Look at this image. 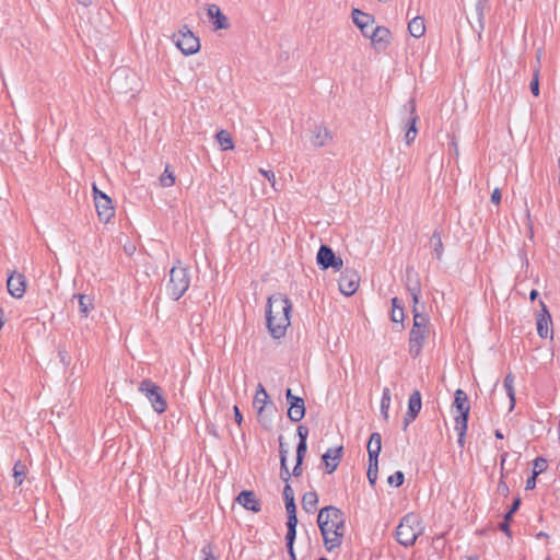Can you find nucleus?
<instances>
[{
    "mask_svg": "<svg viewBox=\"0 0 560 560\" xmlns=\"http://www.w3.org/2000/svg\"><path fill=\"white\" fill-rule=\"evenodd\" d=\"M520 504H521V499L520 498H516L514 500V502L512 503L510 510L506 512L505 514V518L506 520H511L512 518V515L518 510L520 508Z\"/></svg>",
    "mask_w": 560,
    "mask_h": 560,
    "instance_id": "obj_47",
    "label": "nucleus"
},
{
    "mask_svg": "<svg viewBox=\"0 0 560 560\" xmlns=\"http://www.w3.org/2000/svg\"><path fill=\"white\" fill-rule=\"evenodd\" d=\"M173 42L186 56L196 54L200 48L199 38L187 26L173 35Z\"/></svg>",
    "mask_w": 560,
    "mask_h": 560,
    "instance_id": "obj_6",
    "label": "nucleus"
},
{
    "mask_svg": "<svg viewBox=\"0 0 560 560\" xmlns=\"http://www.w3.org/2000/svg\"><path fill=\"white\" fill-rule=\"evenodd\" d=\"M77 2L84 8H89L94 3V0H77Z\"/></svg>",
    "mask_w": 560,
    "mask_h": 560,
    "instance_id": "obj_62",
    "label": "nucleus"
},
{
    "mask_svg": "<svg viewBox=\"0 0 560 560\" xmlns=\"http://www.w3.org/2000/svg\"><path fill=\"white\" fill-rule=\"evenodd\" d=\"M73 299L78 300L79 310L83 317H88L90 312L93 310L92 298L84 294H74Z\"/></svg>",
    "mask_w": 560,
    "mask_h": 560,
    "instance_id": "obj_27",
    "label": "nucleus"
},
{
    "mask_svg": "<svg viewBox=\"0 0 560 560\" xmlns=\"http://www.w3.org/2000/svg\"><path fill=\"white\" fill-rule=\"evenodd\" d=\"M290 471L288 469V466H287V462H284V458H282L281 460V470H280V477L283 481L288 482L289 479H290Z\"/></svg>",
    "mask_w": 560,
    "mask_h": 560,
    "instance_id": "obj_45",
    "label": "nucleus"
},
{
    "mask_svg": "<svg viewBox=\"0 0 560 560\" xmlns=\"http://www.w3.org/2000/svg\"><path fill=\"white\" fill-rule=\"evenodd\" d=\"M430 246L435 255L436 259H441L443 256V242L439 231H434L430 238Z\"/></svg>",
    "mask_w": 560,
    "mask_h": 560,
    "instance_id": "obj_29",
    "label": "nucleus"
},
{
    "mask_svg": "<svg viewBox=\"0 0 560 560\" xmlns=\"http://www.w3.org/2000/svg\"><path fill=\"white\" fill-rule=\"evenodd\" d=\"M421 395L418 390H415L408 401V411L407 415L410 417L411 420H415L418 416V413L421 410Z\"/></svg>",
    "mask_w": 560,
    "mask_h": 560,
    "instance_id": "obj_23",
    "label": "nucleus"
},
{
    "mask_svg": "<svg viewBox=\"0 0 560 560\" xmlns=\"http://www.w3.org/2000/svg\"><path fill=\"white\" fill-rule=\"evenodd\" d=\"M14 481L18 486L22 485L26 476V466L21 460L16 462L13 467Z\"/></svg>",
    "mask_w": 560,
    "mask_h": 560,
    "instance_id": "obj_35",
    "label": "nucleus"
},
{
    "mask_svg": "<svg viewBox=\"0 0 560 560\" xmlns=\"http://www.w3.org/2000/svg\"><path fill=\"white\" fill-rule=\"evenodd\" d=\"M264 177H266V179L270 183L271 187L275 189V191H278V187H277V180H276V175L272 171H266L264 168H259L258 171Z\"/></svg>",
    "mask_w": 560,
    "mask_h": 560,
    "instance_id": "obj_41",
    "label": "nucleus"
},
{
    "mask_svg": "<svg viewBox=\"0 0 560 560\" xmlns=\"http://www.w3.org/2000/svg\"><path fill=\"white\" fill-rule=\"evenodd\" d=\"M160 183L163 187H171L174 185L175 175L168 170V166L165 167L163 174L161 175Z\"/></svg>",
    "mask_w": 560,
    "mask_h": 560,
    "instance_id": "obj_38",
    "label": "nucleus"
},
{
    "mask_svg": "<svg viewBox=\"0 0 560 560\" xmlns=\"http://www.w3.org/2000/svg\"><path fill=\"white\" fill-rule=\"evenodd\" d=\"M283 498L285 502L294 501V492L290 485H285L283 489Z\"/></svg>",
    "mask_w": 560,
    "mask_h": 560,
    "instance_id": "obj_48",
    "label": "nucleus"
},
{
    "mask_svg": "<svg viewBox=\"0 0 560 560\" xmlns=\"http://www.w3.org/2000/svg\"><path fill=\"white\" fill-rule=\"evenodd\" d=\"M404 479H405V476L401 471H396L395 474L390 475L387 479V482L390 485V486H394V487H399L402 485L404 482Z\"/></svg>",
    "mask_w": 560,
    "mask_h": 560,
    "instance_id": "obj_39",
    "label": "nucleus"
},
{
    "mask_svg": "<svg viewBox=\"0 0 560 560\" xmlns=\"http://www.w3.org/2000/svg\"><path fill=\"white\" fill-rule=\"evenodd\" d=\"M546 468H547V460L545 458L537 457L534 460V471H533V474H535V476H538L539 474L545 471Z\"/></svg>",
    "mask_w": 560,
    "mask_h": 560,
    "instance_id": "obj_40",
    "label": "nucleus"
},
{
    "mask_svg": "<svg viewBox=\"0 0 560 560\" xmlns=\"http://www.w3.org/2000/svg\"><path fill=\"white\" fill-rule=\"evenodd\" d=\"M409 34L416 38H420L424 35L425 25L424 21L420 16L413 18L408 24Z\"/></svg>",
    "mask_w": 560,
    "mask_h": 560,
    "instance_id": "obj_25",
    "label": "nucleus"
},
{
    "mask_svg": "<svg viewBox=\"0 0 560 560\" xmlns=\"http://www.w3.org/2000/svg\"><path fill=\"white\" fill-rule=\"evenodd\" d=\"M352 21L359 28H372L374 26V18L359 9L352 10Z\"/></svg>",
    "mask_w": 560,
    "mask_h": 560,
    "instance_id": "obj_22",
    "label": "nucleus"
},
{
    "mask_svg": "<svg viewBox=\"0 0 560 560\" xmlns=\"http://www.w3.org/2000/svg\"><path fill=\"white\" fill-rule=\"evenodd\" d=\"M392 34L384 26H373L371 28L370 39L375 50H384L390 43Z\"/></svg>",
    "mask_w": 560,
    "mask_h": 560,
    "instance_id": "obj_12",
    "label": "nucleus"
},
{
    "mask_svg": "<svg viewBox=\"0 0 560 560\" xmlns=\"http://www.w3.org/2000/svg\"><path fill=\"white\" fill-rule=\"evenodd\" d=\"M316 261L322 269L334 268L335 270H340L343 266L342 259L336 256L334 250L327 245L319 247Z\"/></svg>",
    "mask_w": 560,
    "mask_h": 560,
    "instance_id": "obj_9",
    "label": "nucleus"
},
{
    "mask_svg": "<svg viewBox=\"0 0 560 560\" xmlns=\"http://www.w3.org/2000/svg\"><path fill=\"white\" fill-rule=\"evenodd\" d=\"M366 448L369 460H378V455L382 451V436L380 433L374 432L371 434Z\"/></svg>",
    "mask_w": 560,
    "mask_h": 560,
    "instance_id": "obj_21",
    "label": "nucleus"
},
{
    "mask_svg": "<svg viewBox=\"0 0 560 560\" xmlns=\"http://www.w3.org/2000/svg\"><path fill=\"white\" fill-rule=\"evenodd\" d=\"M126 72H127L126 70H121V71H117V72H115V74H114V75H113V78H112V81H114V82H115L116 80H118V79H119L122 74H125Z\"/></svg>",
    "mask_w": 560,
    "mask_h": 560,
    "instance_id": "obj_64",
    "label": "nucleus"
},
{
    "mask_svg": "<svg viewBox=\"0 0 560 560\" xmlns=\"http://www.w3.org/2000/svg\"><path fill=\"white\" fill-rule=\"evenodd\" d=\"M360 284V276L357 270L346 268L339 279V290L342 294L350 296L354 294Z\"/></svg>",
    "mask_w": 560,
    "mask_h": 560,
    "instance_id": "obj_10",
    "label": "nucleus"
},
{
    "mask_svg": "<svg viewBox=\"0 0 560 560\" xmlns=\"http://www.w3.org/2000/svg\"><path fill=\"white\" fill-rule=\"evenodd\" d=\"M427 334V329L411 328L409 337V353L411 357L417 358L420 354Z\"/></svg>",
    "mask_w": 560,
    "mask_h": 560,
    "instance_id": "obj_15",
    "label": "nucleus"
},
{
    "mask_svg": "<svg viewBox=\"0 0 560 560\" xmlns=\"http://www.w3.org/2000/svg\"><path fill=\"white\" fill-rule=\"evenodd\" d=\"M292 474H293L294 476H296V477H298V476H300V475L302 474V462H299V459H296V464H295V466H294V468H293Z\"/></svg>",
    "mask_w": 560,
    "mask_h": 560,
    "instance_id": "obj_59",
    "label": "nucleus"
},
{
    "mask_svg": "<svg viewBox=\"0 0 560 560\" xmlns=\"http://www.w3.org/2000/svg\"><path fill=\"white\" fill-rule=\"evenodd\" d=\"M287 514H296L295 501L285 502Z\"/></svg>",
    "mask_w": 560,
    "mask_h": 560,
    "instance_id": "obj_53",
    "label": "nucleus"
},
{
    "mask_svg": "<svg viewBox=\"0 0 560 560\" xmlns=\"http://www.w3.org/2000/svg\"><path fill=\"white\" fill-rule=\"evenodd\" d=\"M296 525H298L296 514L288 515L287 527H296Z\"/></svg>",
    "mask_w": 560,
    "mask_h": 560,
    "instance_id": "obj_55",
    "label": "nucleus"
},
{
    "mask_svg": "<svg viewBox=\"0 0 560 560\" xmlns=\"http://www.w3.org/2000/svg\"><path fill=\"white\" fill-rule=\"evenodd\" d=\"M217 140L222 150H232L234 148L231 135L226 130H221L217 133Z\"/></svg>",
    "mask_w": 560,
    "mask_h": 560,
    "instance_id": "obj_33",
    "label": "nucleus"
},
{
    "mask_svg": "<svg viewBox=\"0 0 560 560\" xmlns=\"http://www.w3.org/2000/svg\"><path fill=\"white\" fill-rule=\"evenodd\" d=\"M139 392L145 396L150 401L151 407L158 413H163L167 408V402L163 396L162 388L153 383L151 380L145 378L139 385Z\"/></svg>",
    "mask_w": 560,
    "mask_h": 560,
    "instance_id": "obj_5",
    "label": "nucleus"
},
{
    "mask_svg": "<svg viewBox=\"0 0 560 560\" xmlns=\"http://www.w3.org/2000/svg\"><path fill=\"white\" fill-rule=\"evenodd\" d=\"M59 355L63 364H69V357L65 350H60Z\"/></svg>",
    "mask_w": 560,
    "mask_h": 560,
    "instance_id": "obj_60",
    "label": "nucleus"
},
{
    "mask_svg": "<svg viewBox=\"0 0 560 560\" xmlns=\"http://www.w3.org/2000/svg\"><path fill=\"white\" fill-rule=\"evenodd\" d=\"M412 313H413V325H412V328H417V329H427V325H428V316L423 313H420L418 311V308L416 307H412Z\"/></svg>",
    "mask_w": 560,
    "mask_h": 560,
    "instance_id": "obj_34",
    "label": "nucleus"
},
{
    "mask_svg": "<svg viewBox=\"0 0 560 560\" xmlns=\"http://www.w3.org/2000/svg\"><path fill=\"white\" fill-rule=\"evenodd\" d=\"M233 411H234V418H235L236 423L238 425H241L242 421H243V416L241 413L240 408L237 406H234Z\"/></svg>",
    "mask_w": 560,
    "mask_h": 560,
    "instance_id": "obj_56",
    "label": "nucleus"
},
{
    "mask_svg": "<svg viewBox=\"0 0 560 560\" xmlns=\"http://www.w3.org/2000/svg\"><path fill=\"white\" fill-rule=\"evenodd\" d=\"M287 549H288V553L290 556V559L291 560H296V556H295V552H294V547L293 545L291 546H287Z\"/></svg>",
    "mask_w": 560,
    "mask_h": 560,
    "instance_id": "obj_61",
    "label": "nucleus"
},
{
    "mask_svg": "<svg viewBox=\"0 0 560 560\" xmlns=\"http://www.w3.org/2000/svg\"><path fill=\"white\" fill-rule=\"evenodd\" d=\"M422 527L420 526V520L416 514L405 515L396 529L397 541L405 546H412L418 536L421 535Z\"/></svg>",
    "mask_w": 560,
    "mask_h": 560,
    "instance_id": "obj_4",
    "label": "nucleus"
},
{
    "mask_svg": "<svg viewBox=\"0 0 560 560\" xmlns=\"http://www.w3.org/2000/svg\"><path fill=\"white\" fill-rule=\"evenodd\" d=\"M287 450L283 448V444L280 442V462L282 458H284V462H287Z\"/></svg>",
    "mask_w": 560,
    "mask_h": 560,
    "instance_id": "obj_63",
    "label": "nucleus"
},
{
    "mask_svg": "<svg viewBox=\"0 0 560 560\" xmlns=\"http://www.w3.org/2000/svg\"><path fill=\"white\" fill-rule=\"evenodd\" d=\"M291 310L290 300L282 293H276L268 299L267 328L275 339L285 335L287 328L290 326Z\"/></svg>",
    "mask_w": 560,
    "mask_h": 560,
    "instance_id": "obj_2",
    "label": "nucleus"
},
{
    "mask_svg": "<svg viewBox=\"0 0 560 560\" xmlns=\"http://www.w3.org/2000/svg\"><path fill=\"white\" fill-rule=\"evenodd\" d=\"M236 501L246 510L253 511V512H259L261 506L260 502L257 499L256 494L253 491L244 490L242 491L237 498Z\"/></svg>",
    "mask_w": 560,
    "mask_h": 560,
    "instance_id": "obj_18",
    "label": "nucleus"
},
{
    "mask_svg": "<svg viewBox=\"0 0 560 560\" xmlns=\"http://www.w3.org/2000/svg\"><path fill=\"white\" fill-rule=\"evenodd\" d=\"M318 503L317 493L314 491L306 492L302 498V508L307 513H313Z\"/></svg>",
    "mask_w": 560,
    "mask_h": 560,
    "instance_id": "obj_28",
    "label": "nucleus"
},
{
    "mask_svg": "<svg viewBox=\"0 0 560 560\" xmlns=\"http://www.w3.org/2000/svg\"><path fill=\"white\" fill-rule=\"evenodd\" d=\"M8 292L16 299H21L26 290V278L24 275L13 271L7 281Z\"/></svg>",
    "mask_w": 560,
    "mask_h": 560,
    "instance_id": "obj_13",
    "label": "nucleus"
},
{
    "mask_svg": "<svg viewBox=\"0 0 560 560\" xmlns=\"http://www.w3.org/2000/svg\"><path fill=\"white\" fill-rule=\"evenodd\" d=\"M409 293H410L412 302H413L412 307L418 308V304H419L420 296H421V289L417 290V291H410Z\"/></svg>",
    "mask_w": 560,
    "mask_h": 560,
    "instance_id": "obj_51",
    "label": "nucleus"
},
{
    "mask_svg": "<svg viewBox=\"0 0 560 560\" xmlns=\"http://www.w3.org/2000/svg\"><path fill=\"white\" fill-rule=\"evenodd\" d=\"M298 435L300 439L299 442L306 443L307 435H308V429L305 425H299L298 427Z\"/></svg>",
    "mask_w": 560,
    "mask_h": 560,
    "instance_id": "obj_49",
    "label": "nucleus"
},
{
    "mask_svg": "<svg viewBox=\"0 0 560 560\" xmlns=\"http://www.w3.org/2000/svg\"><path fill=\"white\" fill-rule=\"evenodd\" d=\"M404 110L409 113V117L407 118L406 124H405L406 132H405L404 139H405L406 144L410 145L415 141V139L418 135V129H417L416 125L419 119L418 115L416 114V103H415L413 98H410L404 105Z\"/></svg>",
    "mask_w": 560,
    "mask_h": 560,
    "instance_id": "obj_8",
    "label": "nucleus"
},
{
    "mask_svg": "<svg viewBox=\"0 0 560 560\" xmlns=\"http://www.w3.org/2000/svg\"><path fill=\"white\" fill-rule=\"evenodd\" d=\"M392 305H393V310H392V314H390V318L394 323H402L404 320V307L400 303V301L398 300V298H393L392 299Z\"/></svg>",
    "mask_w": 560,
    "mask_h": 560,
    "instance_id": "obj_31",
    "label": "nucleus"
},
{
    "mask_svg": "<svg viewBox=\"0 0 560 560\" xmlns=\"http://www.w3.org/2000/svg\"><path fill=\"white\" fill-rule=\"evenodd\" d=\"M295 537H296V527H288V532H287V536H285L287 546L294 545Z\"/></svg>",
    "mask_w": 560,
    "mask_h": 560,
    "instance_id": "obj_44",
    "label": "nucleus"
},
{
    "mask_svg": "<svg viewBox=\"0 0 560 560\" xmlns=\"http://www.w3.org/2000/svg\"><path fill=\"white\" fill-rule=\"evenodd\" d=\"M530 91L535 96L539 95L538 71L535 72V77L530 82Z\"/></svg>",
    "mask_w": 560,
    "mask_h": 560,
    "instance_id": "obj_50",
    "label": "nucleus"
},
{
    "mask_svg": "<svg viewBox=\"0 0 560 560\" xmlns=\"http://www.w3.org/2000/svg\"><path fill=\"white\" fill-rule=\"evenodd\" d=\"M498 492L504 495L509 492L508 485L502 480L498 483Z\"/></svg>",
    "mask_w": 560,
    "mask_h": 560,
    "instance_id": "obj_58",
    "label": "nucleus"
},
{
    "mask_svg": "<svg viewBox=\"0 0 560 560\" xmlns=\"http://www.w3.org/2000/svg\"><path fill=\"white\" fill-rule=\"evenodd\" d=\"M536 478H537V476H535V474H533V476L526 480V490H532L535 488Z\"/></svg>",
    "mask_w": 560,
    "mask_h": 560,
    "instance_id": "obj_57",
    "label": "nucleus"
},
{
    "mask_svg": "<svg viewBox=\"0 0 560 560\" xmlns=\"http://www.w3.org/2000/svg\"><path fill=\"white\" fill-rule=\"evenodd\" d=\"M189 283V271L178 261L170 271V279L165 287L166 293L172 300L177 301L188 290Z\"/></svg>",
    "mask_w": 560,
    "mask_h": 560,
    "instance_id": "obj_3",
    "label": "nucleus"
},
{
    "mask_svg": "<svg viewBox=\"0 0 560 560\" xmlns=\"http://www.w3.org/2000/svg\"><path fill=\"white\" fill-rule=\"evenodd\" d=\"M94 202L100 221L108 223L115 214L112 199L93 185Z\"/></svg>",
    "mask_w": 560,
    "mask_h": 560,
    "instance_id": "obj_7",
    "label": "nucleus"
},
{
    "mask_svg": "<svg viewBox=\"0 0 560 560\" xmlns=\"http://www.w3.org/2000/svg\"><path fill=\"white\" fill-rule=\"evenodd\" d=\"M332 140V135L327 127L315 125L311 130V142L314 147H325Z\"/></svg>",
    "mask_w": 560,
    "mask_h": 560,
    "instance_id": "obj_16",
    "label": "nucleus"
},
{
    "mask_svg": "<svg viewBox=\"0 0 560 560\" xmlns=\"http://www.w3.org/2000/svg\"><path fill=\"white\" fill-rule=\"evenodd\" d=\"M378 460H369L368 479L371 486H374L377 480Z\"/></svg>",
    "mask_w": 560,
    "mask_h": 560,
    "instance_id": "obj_37",
    "label": "nucleus"
},
{
    "mask_svg": "<svg viewBox=\"0 0 560 560\" xmlns=\"http://www.w3.org/2000/svg\"><path fill=\"white\" fill-rule=\"evenodd\" d=\"M503 386L505 388L506 395L510 398V410H513V408L515 406V390H514V376L511 373H509L505 376V378L503 381Z\"/></svg>",
    "mask_w": 560,
    "mask_h": 560,
    "instance_id": "obj_30",
    "label": "nucleus"
},
{
    "mask_svg": "<svg viewBox=\"0 0 560 560\" xmlns=\"http://www.w3.org/2000/svg\"><path fill=\"white\" fill-rule=\"evenodd\" d=\"M454 407L456 408V410L458 412V415L455 416V419H454L455 423H457V421H463L462 420L463 418H464V422H468L470 405L468 401L467 394L463 389H457L455 392Z\"/></svg>",
    "mask_w": 560,
    "mask_h": 560,
    "instance_id": "obj_14",
    "label": "nucleus"
},
{
    "mask_svg": "<svg viewBox=\"0 0 560 560\" xmlns=\"http://www.w3.org/2000/svg\"><path fill=\"white\" fill-rule=\"evenodd\" d=\"M201 553H202V556H203V560H218V559L213 556L212 547H211L210 545L205 546V547L201 549Z\"/></svg>",
    "mask_w": 560,
    "mask_h": 560,
    "instance_id": "obj_46",
    "label": "nucleus"
},
{
    "mask_svg": "<svg viewBox=\"0 0 560 560\" xmlns=\"http://www.w3.org/2000/svg\"><path fill=\"white\" fill-rule=\"evenodd\" d=\"M268 394L261 384H258L257 390L254 397L253 405L257 409L258 415L262 413L267 402H268Z\"/></svg>",
    "mask_w": 560,
    "mask_h": 560,
    "instance_id": "obj_24",
    "label": "nucleus"
},
{
    "mask_svg": "<svg viewBox=\"0 0 560 560\" xmlns=\"http://www.w3.org/2000/svg\"><path fill=\"white\" fill-rule=\"evenodd\" d=\"M317 523L326 549L332 551L340 547L346 530L343 513L332 505L325 506L318 513Z\"/></svg>",
    "mask_w": 560,
    "mask_h": 560,
    "instance_id": "obj_1",
    "label": "nucleus"
},
{
    "mask_svg": "<svg viewBox=\"0 0 560 560\" xmlns=\"http://www.w3.org/2000/svg\"><path fill=\"white\" fill-rule=\"evenodd\" d=\"M405 283L408 292L421 289L419 276L412 268H407Z\"/></svg>",
    "mask_w": 560,
    "mask_h": 560,
    "instance_id": "obj_26",
    "label": "nucleus"
},
{
    "mask_svg": "<svg viewBox=\"0 0 560 560\" xmlns=\"http://www.w3.org/2000/svg\"><path fill=\"white\" fill-rule=\"evenodd\" d=\"M541 313L537 316V332L541 338H547L549 336V325L551 324V316L547 311L544 303Z\"/></svg>",
    "mask_w": 560,
    "mask_h": 560,
    "instance_id": "obj_20",
    "label": "nucleus"
},
{
    "mask_svg": "<svg viewBox=\"0 0 560 560\" xmlns=\"http://www.w3.org/2000/svg\"><path fill=\"white\" fill-rule=\"evenodd\" d=\"M342 456V446L336 448H328L326 453L323 455V462L325 464L326 471L328 474L334 472L341 459Z\"/></svg>",
    "mask_w": 560,
    "mask_h": 560,
    "instance_id": "obj_17",
    "label": "nucleus"
},
{
    "mask_svg": "<svg viewBox=\"0 0 560 560\" xmlns=\"http://www.w3.org/2000/svg\"><path fill=\"white\" fill-rule=\"evenodd\" d=\"M392 396L389 388H384L381 399V413L385 420H388V410L390 407Z\"/></svg>",
    "mask_w": 560,
    "mask_h": 560,
    "instance_id": "obj_32",
    "label": "nucleus"
},
{
    "mask_svg": "<svg viewBox=\"0 0 560 560\" xmlns=\"http://www.w3.org/2000/svg\"><path fill=\"white\" fill-rule=\"evenodd\" d=\"M306 450H307V444L303 443V442H299L298 447H296V459H299V462H303V458L306 454Z\"/></svg>",
    "mask_w": 560,
    "mask_h": 560,
    "instance_id": "obj_43",
    "label": "nucleus"
},
{
    "mask_svg": "<svg viewBox=\"0 0 560 560\" xmlns=\"http://www.w3.org/2000/svg\"><path fill=\"white\" fill-rule=\"evenodd\" d=\"M207 14L213 21L215 30H226L230 26L228 18L221 12L217 4H209Z\"/></svg>",
    "mask_w": 560,
    "mask_h": 560,
    "instance_id": "obj_19",
    "label": "nucleus"
},
{
    "mask_svg": "<svg viewBox=\"0 0 560 560\" xmlns=\"http://www.w3.org/2000/svg\"><path fill=\"white\" fill-rule=\"evenodd\" d=\"M488 1L489 0H477L476 1V12H477L479 20L483 19L485 9L487 7Z\"/></svg>",
    "mask_w": 560,
    "mask_h": 560,
    "instance_id": "obj_42",
    "label": "nucleus"
},
{
    "mask_svg": "<svg viewBox=\"0 0 560 560\" xmlns=\"http://www.w3.org/2000/svg\"><path fill=\"white\" fill-rule=\"evenodd\" d=\"M462 420H464V418ZM467 423L468 422H464V421H457V423H455V431L458 433L457 443H458V445L460 447H464V445H465V436H466V432H467Z\"/></svg>",
    "mask_w": 560,
    "mask_h": 560,
    "instance_id": "obj_36",
    "label": "nucleus"
},
{
    "mask_svg": "<svg viewBox=\"0 0 560 560\" xmlns=\"http://www.w3.org/2000/svg\"><path fill=\"white\" fill-rule=\"evenodd\" d=\"M510 520H506L504 517V521L500 524V529L502 532H504L509 537H511V530H510V524H509Z\"/></svg>",
    "mask_w": 560,
    "mask_h": 560,
    "instance_id": "obj_54",
    "label": "nucleus"
},
{
    "mask_svg": "<svg viewBox=\"0 0 560 560\" xmlns=\"http://www.w3.org/2000/svg\"><path fill=\"white\" fill-rule=\"evenodd\" d=\"M285 398L290 405L288 410L289 419L293 422L301 421L305 416L304 400L301 397L293 395L290 388L285 392Z\"/></svg>",
    "mask_w": 560,
    "mask_h": 560,
    "instance_id": "obj_11",
    "label": "nucleus"
},
{
    "mask_svg": "<svg viewBox=\"0 0 560 560\" xmlns=\"http://www.w3.org/2000/svg\"><path fill=\"white\" fill-rule=\"evenodd\" d=\"M501 191L499 188H495L493 191H492V195H491V202L494 203V205H499L500 201H501Z\"/></svg>",
    "mask_w": 560,
    "mask_h": 560,
    "instance_id": "obj_52",
    "label": "nucleus"
}]
</instances>
